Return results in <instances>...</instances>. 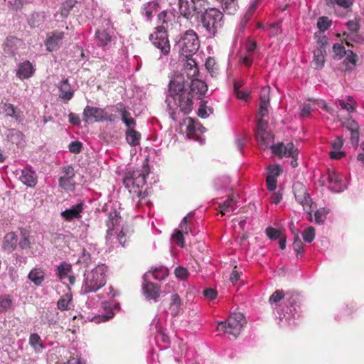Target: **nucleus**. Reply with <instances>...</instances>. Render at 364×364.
I'll list each match as a JSON object with an SVG mask.
<instances>
[{
	"instance_id": "obj_5",
	"label": "nucleus",
	"mask_w": 364,
	"mask_h": 364,
	"mask_svg": "<svg viewBox=\"0 0 364 364\" xmlns=\"http://www.w3.org/2000/svg\"><path fill=\"white\" fill-rule=\"evenodd\" d=\"M199 46L198 35L193 30L186 31L176 44V47L184 57L193 56L198 50Z\"/></svg>"
},
{
	"instance_id": "obj_52",
	"label": "nucleus",
	"mask_w": 364,
	"mask_h": 364,
	"mask_svg": "<svg viewBox=\"0 0 364 364\" xmlns=\"http://www.w3.org/2000/svg\"><path fill=\"white\" fill-rule=\"evenodd\" d=\"M12 301L8 295L0 296V313L6 311L10 309Z\"/></svg>"
},
{
	"instance_id": "obj_2",
	"label": "nucleus",
	"mask_w": 364,
	"mask_h": 364,
	"mask_svg": "<svg viewBox=\"0 0 364 364\" xmlns=\"http://www.w3.org/2000/svg\"><path fill=\"white\" fill-rule=\"evenodd\" d=\"M107 267L99 264L91 270L84 273V280L80 290L81 294H87L95 292L106 284Z\"/></svg>"
},
{
	"instance_id": "obj_23",
	"label": "nucleus",
	"mask_w": 364,
	"mask_h": 364,
	"mask_svg": "<svg viewBox=\"0 0 364 364\" xmlns=\"http://www.w3.org/2000/svg\"><path fill=\"white\" fill-rule=\"evenodd\" d=\"M190 88L191 92H188V93L191 94L192 97L198 99L205 95L208 90V86L203 81L195 79L192 80Z\"/></svg>"
},
{
	"instance_id": "obj_45",
	"label": "nucleus",
	"mask_w": 364,
	"mask_h": 364,
	"mask_svg": "<svg viewBox=\"0 0 364 364\" xmlns=\"http://www.w3.org/2000/svg\"><path fill=\"white\" fill-rule=\"evenodd\" d=\"M346 55V57L343 60V64H345L347 70H352L356 64L357 55L350 50H348Z\"/></svg>"
},
{
	"instance_id": "obj_11",
	"label": "nucleus",
	"mask_w": 364,
	"mask_h": 364,
	"mask_svg": "<svg viewBox=\"0 0 364 364\" xmlns=\"http://www.w3.org/2000/svg\"><path fill=\"white\" fill-rule=\"evenodd\" d=\"M267 124V120H262L257 123L255 137L262 149H266L269 146L271 148L272 146H270V143L273 140V135L266 130Z\"/></svg>"
},
{
	"instance_id": "obj_18",
	"label": "nucleus",
	"mask_w": 364,
	"mask_h": 364,
	"mask_svg": "<svg viewBox=\"0 0 364 364\" xmlns=\"http://www.w3.org/2000/svg\"><path fill=\"white\" fill-rule=\"evenodd\" d=\"M105 109L87 105L83 110V120L88 122L90 119H95V122H103V114Z\"/></svg>"
},
{
	"instance_id": "obj_46",
	"label": "nucleus",
	"mask_w": 364,
	"mask_h": 364,
	"mask_svg": "<svg viewBox=\"0 0 364 364\" xmlns=\"http://www.w3.org/2000/svg\"><path fill=\"white\" fill-rule=\"evenodd\" d=\"M29 343L36 352H39L44 348V346L41 343V337L37 333H32L30 336Z\"/></svg>"
},
{
	"instance_id": "obj_61",
	"label": "nucleus",
	"mask_w": 364,
	"mask_h": 364,
	"mask_svg": "<svg viewBox=\"0 0 364 364\" xmlns=\"http://www.w3.org/2000/svg\"><path fill=\"white\" fill-rule=\"evenodd\" d=\"M82 144L79 141H72L69 146V151L73 154H79L82 151Z\"/></svg>"
},
{
	"instance_id": "obj_22",
	"label": "nucleus",
	"mask_w": 364,
	"mask_h": 364,
	"mask_svg": "<svg viewBox=\"0 0 364 364\" xmlns=\"http://www.w3.org/2000/svg\"><path fill=\"white\" fill-rule=\"evenodd\" d=\"M83 209L84 203L80 202L63 211L61 216L68 221H71L73 219H79L81 218V213Z\"/></svg>"
},
{
	"instance_id": "obj_1",
	"label": "nucleus",
	"mask_w": 364,
	"mask_h": 364,
	"mask_svg": "<svg viewBox=\"0 0 364 364\" xmlns=\"http://www.w3.org/2000/svg\"><path fill=\"white\" fill-rule=\"evenodd\" d=\"M186 86H188V83L186 85L181 75H176L170 80L166 102L169 109L173 110L171 115H173L177 109L184 114H188L193 109V97L186 90ZM172 117L174 119L173 116Z\"/></svg>"
},
{
	"instance_id": "obj_64",
	"label": "nucleus",
	"mask_w": 364,
	"mask_h": 364,
	"mask_svg": "<svg viewBox=\"0 0 364 364\" xmlns=\"http://www.w3.org/2000/svg\"><path fill=\"white\" fill-rule=\"evenodd\" d=\"M175 275L180 279H186L188 276V271L183 267H178L175 269Z\"/></svg>"
},
{
	"instance_id": "obj_38",
	"label": "nucleus",
	"mask_w": 364,
	"mask_h": 364,
	"mask_svg": "<svg viewBox=\"0 0 364 364\" xmlns=\"http://www.w3.org/2000/svg\"><path fill=\"white\" fill-rule=\"evenodd\" d=\"M46 16L43 12H34L28 19V24L33 28L40 27L44 23Z\"/></svg>"
},
{
	"instance_id": "obj_44",
	"label": "nucleus",
	"mask_w": 364,
	"mask_h": 364,
	"mask_svg": "<svg viewBox=\"0 0 364 364\" xmlns=\"http://www.w3.org/2000/svg\"><path fill=\"white\" fill-rule=\"evenodd\" d=\"M193 224L191 220H188V216H185L179 225L178 230L185 235H187L190 232L194 235L196 232L193 230Z\"/></svg>"
},
{
	"instance_id": "obj_33",
	"label": "nucleus",
	"mask_w": 364,
	"mask_h": 364,
	"mask_svg": "<svg viewBox=\"0 0 364 364\" xmlns=\"http://www.w3.org/2000/svg\"><path fill=\"white\" fill-rule=\"evenodd\" d=\"M183 303L180 296L177 294H173L170 299L169 311L173 316H178L182 309Z\"/></svg>"
},
{
	"instance_id": "obj_31",
	"label": "nucleus",
	"mask_w": 364,
	"mask_h": 364,
	"mask_svg": "<svg viewBox=\"0 0 364 364\" xmlns=\"http://www.w3.org/2000/svg\"><path fill=\"white\" fill-rule=\"evenodd\" d=\"M64 37L63 32L55 31L52 33L50 36H49L46 41V45L47 46V49L49 51H53L57 49L60 42Z\"/></svg>"
},
{
	"instance_id": "obj_13",
	"label": "nucleus",
	"mask_w": 364,
	"mask_h": 364,
	"mask_svg": "<svg viewBox=\"0 0 364 364\" xmlns=\"http://www.w3.org/2000/svg\"><path fill=\"white\" fill-rule=\"evenodd\" d=\"M75 172L74 168L70 166H65L62 168V175L59 178V186L66 191H72L74 188V177Z\"/></svg>"
},
{
	"instance_id": "obj_7",
	"label": "nucleus",
	"mask_w": 364,
	"mask_h": 364,
	"mask_svg": "<svg viewBox=\"0 0 364 364\" xmlns=\"http://www.w3.org/2000/svg\"><path fill=\"white\" fill-rule=\"evenodd\" d=\"M151 43L159 50L161 55H167L170 53L171 46L168 38L167 31L163 27H156V31L149 37Z\"/></svg>"
},
{
	"instance_id": "obj_21",
	"label": "nucleus",
	"mask_w": 364,
	"mask_h": 364,
	"mask_svg": "<svg viewBox=\"0 0 364 364\" xmlns=\"http://www.w3.org/2000/svg\"><path fill=\"white\" fill-rule=\"evenodd\" d=\"M161 9L160 4L156 1H151L143 4L141 8V14L146 18V21H151L159 10Z\"/></svg>"
},
{
	"instance_id": "obj_36",
	"label": "nucleus",
	"mask_w": 364,
	"mask_h": 364,
	"mask_svg": "<svg viewBox=\"0 0 364 364\" xmlns=\"http://www.w3.org/2000/svg\"><path fill=\"white\" fill-rule=\"evenodd\" d=\"M3 110L7 117H11L18 122L21 121L22 112L17 107H14L12 104H5Z\"/></svg>"
},
{
	"instance_id": "obj_37",
	"label": "nucleus",
	"mask_w": 364,
	"mask_h": 364,
	"mask_svg": "<svg viewBox=\"0 0 364 364\" xmlns=\"http://www.w3.org/2000/svg\"><path fill=\"white\" fill-rule=\"evenodd\" d=\"M73 306V296L69 293L63 295L57 302V307L60 311L70 310Z\"/></svg>"
},
{
	"instance_id": "obj_17",
	"label": "nucleus",
	"mask_w": 364,
	"mask_h": 364,
	"mask_svg": "<svg viewBox=\"0 0 364 364\" xmlns=\"http://www.w3.org/2000/svg\"><path fill=\"white\" fill-rule=\"evenodd\" d=\"M115 112H117L122 118V121L125 124L127 130L130 129H135L136 125L135 119L132 117L131 113L126 109L122 103H117L114 107Z\"/></svg>"
},
{
	"instance_id": "obj_40",
	"label": "nucleus",
	"mask_w": 364,
	"mask_h": 364,
	"mask_svg": "<svg viewBox=\"0 0 364 364\" xmlns=\"http://www.w3.org/2000/svg\"><path fill=\"white\" fill-rule=\"evenodd\" d=\"M347 127L350 130L351 144L353 147L356 148L358 146L359 141L358 125L356 122L352 121L348 123Z\"/></svg>"
},
{
	"instance_id": "obj_12",
	"label": "nucleus",
	"mask_w": 364,
	"mask_h": 364,
	"mask_svg": "<svg viewBox=\"0 0 364 364\" xmlns=\"http://www.w3.org/2000/svg\"><path fill=\"white\" fill-rule=\"evenodd\" d=\"M328 183V188L333 192H342L346 188L343 181V175L334 169H328L326 174L323 176Z\"/></svg>"
},
{
	"instance_id": "obj_27",
	"label": "nucleus",
	"mask_w": 364,
	"mask_h": 364,
	"mask_svg": "<svg viewBox=\"0 0 364 364\" xmlns=\"http://www.w3.org/2000/svg\"><path fill=\"white\" fill-rule=\"evenodd\" d=\"M34 68L29 61H25L18 65L16 75L21 80L29 78L34 73Z\"/></svg>"
},
{
	"instance_id": "obj_28",
	"label": "nucleus",
	"mask_w": 364,
	"mask_h": 364,
	"mask_svg": "<svg viewBox=\"0 0 364 364\" xmlns=\"http://www.w3.org/2000/svg\"><path fill=\"white\" fill-rule=\"evenodd\" d=\"M17 243V235L13 232H9L4 237L2 248L4 251L11 253L16 249Z\"/></svg>"
},
{
	"instance_id": "obj_24",
	"label": "nucleus",
	"mask_w": 364,
	"mask_h": 364,
	"mask_svg": "<svg viewBox=\"0 0 364 364\" xmlns=\"http://www.w3.org/2000/svg\"><path fill=\"white\" fill-rule=\"evenodd\" d=\"M19 179L23 183L29 187H33L37 183V175L30 167H26L21 170Z\"/></svg>"
},
{
	"instance_id": "obj_4",
	"label": "nucleus",
	"mask_w": 364,
	"mask_h": 364,
	"mask_svg": "<svg viewBox=\"0 0 364 364\" xmlns=\"http://www.w3.org/2000/svg\"><path fill=\"white\" fill-rule=\"evenodd\" d=\"M145 171L146 170L128 171L124 178V185L133 194V198L135 196L138 198H144L147 196L146 191H141L146 183Z\"/></svg>"
},
{
	"instance_id": "obj_26",
	"label": "nucleus",
	"mask_w": 364,
	"mask_h": 364,
	"mask_svg": "<svg viewBox=\"0 0 364 364\" xmlns=\"http://www.w3.org/2000/svg\"><path fill=\"white\" fill-rule=\"evenodd\" d=\"M119 213L115 210L109 213L108 219L106 222L108 228L106 236L107 241L111 240L112 237L114 235V229L119 223Z\"/></svg>"
},
{
	"instance_id": "obj_50",
	"label": "nucleus",
	"mask_w": 364,
	"mask_h": 364,
	"mask_svg": "<svg viewBox=\"0 0 364 364\" xmlns=\"http://www.w3.org/2000/svg\"><path fill=\"white\" fill-rule=\"evenodd\" d=\"M353 4V0H326V4L328 6H338L347 9H349Z\"/></svg>"
},
{
	"instance_id": "obj_60",
	"label": "nucleus",
	"mask_w": 364,
	"mask_h": 364,
	"mask_svg": "<svg viewBox=\"0 0 364 364\" xmlns=\"http://www.w3.org/2000/svg\"><path fill=\"white\" fill-rule=\"evenodd\" d=\"M114 239L116 240V242H118L122 246L124 247L126 239L125 235L123 233L122 231H121L119 234H117V232L114 231V235L108 242H110L111 243H114L112 241Z\"/></svg>"
},
{
	"instance_id": "obj_62",
	"label": "nucleus",
	"mask_w": 364,
	"mask_h": 364,
	"mask_svg": "<svg viewBox=\"0 0 364 364\" xmlns=\"http://www.w3.org/2000/svg\"><path fill=\"white\" fill-rule=\"evenodd\" d=\"M301 117H308L310 116L313 109L309 104H303L299 107Z\"/></svg>"
},
{
	"instance_id": "obj_58",
	"label": "nucleus",
	"mask_w": 364,
	"mask_h": 364,
	"mask_svg": "<svg viewBox=\"0 0 364 364\" xmlns=\"http://www.w3.org/2000/svg\"><path fill=\"white\" fill-rule=\"evenodd\" d=\"M183 233L178 229L175 230L172 235V240L180 247H183L184 245Z\"/></svg>"
},
{
	"instance_id": "obj_15",
	"label": "nucleus",
	"mask_w": 364,
	"mask_h": 364,
	"mask_svg": "<svg viewBox=\"0 0 364 364\" xmlns=\"http://www.w3.org/2000/svg\"><path fill=\"white\" fill-rule=\"evenodd\" d=\"M149 273H146L144 277V284L142 285V291L144 295L148 299L157 301L160 296V287L158 284L148 282Z\"/></svg>"
},
{
	"instance_id": "obj_51",
	"label": "nucleus",
	"mask_w": 364,
	"mask_h": 364,
	"mask_svg": "<svg viewBox=\"0 0 364 364\" xmlns=\"http://www.w3.org/2000/svg\"><path fill=\"white\" fill-rule=\"evenodd\" d=\"M333 50L334 52L333 58L335 60H340L348 53L345 47L340 43H335L333 46Z\"/></svg>"
},
{
	"instance_id": "obj_59",
	"label": "nucleus",
	"mask_w": 364,
	"mask_h": 364,
	"mask_svg": "<svg viewBox=\"0 0 364 364\" xmlns=\"http://www.w3.org/2000/svg\"><path fill=\"white\" fill-rule=\"evenodd\" d=\"M92 257L89 251L86 249H84L78 259V262L80 263H85L88 264L92 262Z\"/></svg>"
},
{
	"instance_id": "obj_25",
	"label": "nucleus",
	"mask_w": 364,
	"mask_h": 364,
	"mask_svg": "<svg viewBox=\"0 0 364 364\" xmlns=\"http://www.w3.org/2000/svg\"><path fill=\"white\" fill-rule=\"evenodd\" d=\"M45 277V270L42 267H38L33 268L28 275V279L31 280L37 287H41L43 285Z\"/></svg>"
},
{
	"instance_id": "obj_34",
	"label": "nucleus",
	"mask_w": 364,
	"mask_h": 364,
	"mask_svg": "<svg viewBox=\"0 0 364 364\" xmlns=\"http://www.w3.org/2000/svg\"><path fill=\"white\" fill-rule=\"evenodd\" d=\"M186 120L188 122L186 125V136L190 139H195L198 136L197 132L204 128L191 118H187Z\"/></svg>"
},
{
	"instance_id": "obj_57",
	"label": "nucleus",
	"mask_w": 364,
	"mask_h": 364,
	"mask_svg": "<svg viewBox=\"0 0 364 364\" xmlns=\"http://www.w3.org/2000/svg\"><path fill=\"white\" fill-rule=\"evenodd\" d=\"M284 295V294L282 290H277L270 296L269 301L271 304L277 306L278 302L283 299Z\"/></svg>"
},
{
	"instance_id": "obj_39",
	"label": "nucleus",
	"mask_w": 364,
	"mask_h": 364,
	"mask_svg": "<svg viewBox=\"0 0 364 364\" xmlns=\"http://www.w3.org/2000/svg\"><path fill=\"white\" fill-rule=\"evenodd\" d=\"M126 140L129 144L136 146L139 144L141 134L134 129H130L126 131Z\"/></svg>"
},
{
	"instance_id": "obj_54",
	"label": "nucleus",
	"mask_w": 364,
	"mask_h": 364,
	"mask_svg": "<svg viewBox=\"0 0 364 364\" xmlns=\"http://www.w3.org/2000/svg\"><path fill=\"white\" fill-rule=\"evenodd\" d=\"M230 178L228 176H222L215 179L214 183L217 189L226 188L230 183Z\"/></svg>"
},
{
	"instance_id": "obj_55",
	"label": "nucleus",
	"mask_w": 364,
	"mask_h": 364,
	"mask_svg": "<svg viewBox=\"0 0 364 364\" xmlns=\"http://www.w3.org/2000/svg\"><path fill=\"white\" fill-rule=\"evenodd\" d=\"M113 107L114 106L107 107L106 108H105V112H104L103 117H102L103 122L107 121L109 122H114L116 121L117 115L112 114V113H109L107 112V110H110L111 112L115 111V108Z\"/></svg>"
},
{
	"instance_id": "obj_43",
	"label": "nucleus",
	"mask_w": 364,
	"mask_h": 364,
	"mask_svg": "<svg viewBox=\"0 0 364 364\" xmlns=\"http://www.w3.org/2000/svg\"><path fill=\"white\" fill-rule=\"evenodd\" d=\"M258 5H259V0H252L250 5L249 6L248 9L247 10L246 13L245 14L243 18L241 21L242 27L244 28L245 26L246 23L249 21V20L252 17V14L255 11Z\"/></svg>"
},
{
	"instance_id": "obj_9",
	"label": "nucleus",
	"mask_w": 364,
	"mask_h": 364,
	"mask_svg": "<svg viewBox=\"0 0 364 364\" xmlns=\"http://www.w3.org/2000/svg\"><path fill=\"white\" fill-rule=\"evenodd\" d=\"M116 37L114 32L109 28L97 29L95 33L94 43L103 50L109 48L112 43H114Z\"/></svg>"
},
{
	"instance_id": "obj_47",
	"label": "nucleus",
	"mask_w": 364,
	"mask_h": 364,
	"mask_svg": "<svg viewBox=\"0 0 364 364\" xmlns=\"http://www.w3.org/2000/svg\"><path fill=\"white\" fill-rule=\"evenodd\" d=\"M149 274H151L156 280H163L168 275V269L165 267H156L154 270Z\"/></svg>"
},
{
	"instance_id": "obj_53",
	"label": "nucleus",
	"mask_w": 364,
	"mask_h": 364,
	"mask_svg": "<svg viewBox=\"0 0 364 364\" xmlns=\"http://www.w3.org/2000/svg\"><path fill=\"white\" fill-rule=\"evenodd\" d=\"M331 25V21L329 20L327 17L322 16L318 18L317 21V27L319 29L320 32H324Z\"/></svg>"
},
{
	"instance_id": "obj_63",
	"label": "nucleus",
	"mask_w": 364,
	"mask_h": 364,
	"mask_svg": "<svg viewBox=\"0 0 364 364\" xmlns=\"http://www.w3.org/2000/svg\"><path fill=\"white\" fill-rule=\"evenodd\" d=\"M238 7L237 1H232L227 6H223V9L224 11L228 14H233L237 11Z\"/></svg>"
},
{
	"instance_id": "obj_32",
	"label": "nucleus",
	"mask_w": 364,
	"mask_h": 364,
	"mask_svg": "<svg viewBox=\"0 0 364 364\" xmlns=\"http://www.w3.org/2000/svg\"><path fill=\"white\" fill-rule=\"evenodd\" d=\"M348 29L350 31V33H346V32L343 33L344 36H346V43L347 45H350V41H356L358 39V36L357 35V32L359 31L360 26L359 24L354 21H349L347 23Z\"/></svg>"
},
{
	"instance_id": "obj_20",
	"label": "nucleus",
	"mask_w": 364,
	"mask_h": 364,
	"mask_svg": "<svg viewBox=\"0 0 364 364\" xmlns=\"http://www.w3.org/2000/svg\"><path fill=\"white\" fill-rule=\"evenodd\" d=\"M157 21L158 23L161 24L157 27H163L164 30L167 31L175 21V15L171 10H164L158 14Z\"/></svg>"
},
{
	"instance_id": "obj_6",
	"label": "nucleus",
	"mask_w": 364,
	"mask_h": 364,
	"mask_svg": "<svg viewBox=\"0 0 364 364\" xmlns=\"http://www.w3.org/2000/svg\"><path fill=\"white\" fill-rule=\"evenodd\" d=\"M245 323V318L241 313H234L226 321L219 322L217 329L223 331L225 333L230 335L235 338L240 333Z\"/></svg>"
},
{
	"instance_id": "obj_56",
	"label": "nucleus",
	"mask_w": 364,
	"mask_h": 364,
	"mask_svg": "<svg viewBox=\"0 0 364 364\" xmlns=\"http://www.w3.org/2000/svg\"><path fill=\"white\" fill-rule=\"evenodd\" d=\"M315 237V230L313 227H309L303 232V239L306 242H311Z\"/></svg>"
},
{
	"instance_id": "obj_10",
	"label": "nucleus",
	"mask_w": 364,
	"mask_h": 364,
	"mask_svg": "<svg viewBox=\"0 0 364 364\" xmlns=\"http://www.w3.org/2000/svg\"><path fill=\"white\" fill-rule=\"evenodd\" d=\"M178 13L187 20L198 17L203 12L193 0H178Z\"/></svg>"
},
{
	"instance_id": "obj_29",
	"label": "nucleus",
	"mask_w": 364,
	"mask_h": 364,
	"mask_svg": "<svg viewBox=\"0 0 364 364\" xmlns=\"http://www.w3.org/2000/svg\"><path fill=\"white\" fill-rule=\"evenodd\" d=\"M185 58H186V63L184 65V71L188 78H194L198 75L199 73L196 60L193 58V56Z\"/></svg>"
},
{
	"instance_id": "obj_19",
	"label": "nucleus",
	"mask_w": 364,
	"mask_h": 364,
	"mask_svg": "<svg viewBox=\"0 0 364 364\" xmlns=\"http://www.w3.org/2000/svg\"><path fill=\"white\" fill-rule=\"evenodd\" d=\"M21 44L22 41L19 38L14 36H9L3 44L4 52L9 56H14Z\"/></svg>"
},
{
	"instance_id": "obj_48",
	"label": "nucleus",
	"mask_w": 364,
	"mask_h": 364,
	"mask_svg": "<svg viewBox=\"0 0 364 364\" xmlns=\"http://www.w3.org/2000/svg\"><path fill=\"white\" fill-rule=\"evenodd\" d=\"M207 102L202 100L200 102V107L198 109V114L201 118H206L213 112V109L208 106Z\"/></svg>"
},
{
	"instance_id": "obj_8",
	"label": "nucleus",
	"mask_w": 364,
	"mask_h": 364,
	"mask_svg": "<svg viewBox=\"0 0 364 364\" xmlns=\"http://www.w3.org/2000/svg\"><path fill=\"white\" fill-rule=\"evenodd\" d=\"M271 150L274 154L279 156L280 157H291V161L290 162V164L291 167H297L298 149L295 148L293 143L289 142L284 145V143L280 142L274 146H272Z\"/></svg>"
},
{
	"instance_id": "obj_16",
	"label": "nucleus",
	"mask_w": 364,
	"mask_h": 364,
	"mask_svg": "<svg viewBox=\"0 0 364 364\" xmlns=\"http://www.w3.org/2000/svg\"><path fill=\"white\" fill-rule=\"evenodd\" d=\"M293 191L296 200L304 207H309V196L307 193L306 188L301 183L296 182L293 185Z\"/></svg>"
},
{
	"instance_id": "obj_35",
	"label": "nucleus",
	"mask_w": 364,
	"mask_h": 364,
	"mask_svg": "<svg viewBox=\"0 0 364 364\" xmlns=\"http://www.w3.org/2000/svg\"><path fill=\"white\" fill-rule=\"evenodd\" d=\"M237 208V201L233 198V197L229 198L219 205L220 211L222 215L233 213L236 210Z\"/></svg>"
},
{
	"instance_id": "obj_49",
	"label": "nucleus",
	"mask_w": 364,
	"mask_h": 364,
	"mask_svg": "<svg viewBox=\"0 0 364 364\" xmlns=\"http://www.w3.org/2000/svg\"><path fill=\"white\" fill-rule=\"evenodd\" d=\"M71 271V266L65 262L61 263L58 267L57 275L61 280L66 279L68 277L69 272Z\"/></svg>"
},
{
	"instance_id": "obj_42",
	"label": "nucleus",
	"mask_w": 364,
	"mask_h": 364,
	"mask_svg": "<svg viewBox=\"0 0 364 364\" xmlns=\"http://www.w3.org/2000/svg\"><path fill=\"white\" fill-rule=\"evenodd\" d=\"M325 58L321 49H317L314 51V59L312 66L315 69H321L324 66Z\"/></svg>"
},
{
	"instance_id": "obj_14",
	"label": "nucleus",
	"mask_w": 364,
	"mask_h": 364,
	"mask_svg": "<svg viewBox=\"0 0 364 364\" xmlns=\"http://www.w3.org/2000/svg\"><path fill=\"white\" fill-rule=\"evenodd\" d=\"M269 87H263L260 92L259 107L257 113V123L262 120H266L265 118L269 115Z\"/></svg>"
},
{
	"instance_id": "obj_3",
	"label": "nucleus",
	"mask_w": 364,
	"mask_h": 364,
	"mask_svg": "<svg viewBox=\"0 0 364 364\" xmlns=\"http://www.w3.org/2000/svg\"><path fill=\"white\" fill-rule=\"evenodd\" d=\"M200 22L209 36L213 37L223 25V14L218 9L208 7L201 12Z\"/></svg>"
},
{
	"instance_id": "obj_30",
	"label": "nucleus",
	"mask_w": 364,
	"mask_h": 364,
	"mask_svg": "<svg viewBox=\"0 0 364 364\" xmlns=\"http://www.w3.org/2000/svg\"><path fill=\"white\" fill-rule=\"evenodd\" d=\"M60 90L59 97L65 100V102L69 101L73 96V90L71 89L68 80L65 79L62 80L58 85Z\"/></svg>"
},
{
	"instance_id": "obj_41",
	"label": "nucleus",
	"mask_w": 364,
	"mask_h": 364,
	"mask_svg": "<svg viewBox=\"0 0 364 364\" xmlns=\"http://www.w3.org/2000/svg\"><path fill=\"white\" fill-rule=\"evenodd\" d=\"M338 105L343 109L352 112L356 107V102L350 96H346L344 99L338 100Z\"/></svg>"
}]
</instances>
